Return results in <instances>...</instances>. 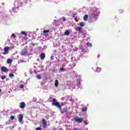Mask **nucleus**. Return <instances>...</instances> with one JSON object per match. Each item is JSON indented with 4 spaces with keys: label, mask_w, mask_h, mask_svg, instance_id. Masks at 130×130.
Returning a JSON list of instances; mask_svg holds the SVG:
<instances>
[{
    "label": "nucleus",
    "mask_w": 130,
    "mask_h": 130,
    "mask_svg": "<svg viewBox=\"0 0 130 130\" xmlns=\"http://www.w3.org/2000/svg\"><path fill=\"white\" fill-rule=\"evenodd\" d=\"M90 12L88 15H85L84 17V21L86 22L88 21L89 23H94L98 20L99 15H100V11L98 10L97 7H91L90 8Z\"/></svg>",
    "instance_id": "obj_1"
},
{
    "label": "nucleus",
    "mask_w": 130,
    "mask_h": 130,
    "mask_svg": "<svg viewBox=\"0 0 130 130\" xmlns=\"http://www.w3.org/2000/svg\"><path fill=\"white\" fill-rule=\"evenodd\" d=\"M23 6V3L21 1H15L14 7L12 8V11L13 13H17L19 11V8Z\"/></svg>",
    "instance_id": "obj_2"
},
{
    "label": "nucleus",
    "mask_w": 130,
    "mask_h": 130,
    "mask_svg": "<svg viewBox=\"0 0 130 130\" xmlns=\"http://www.w3.org/2000/svg\"><path fill=\"white\" fill-rule=\"evenodd\" d=\"M78 59H80V58H78V59H77L75 57H71V61L72 63H71L69 64V67H70L69 68V70H72L73 68L76 67V64L77 63Z\"/></svg>",
    "instance_id": "obj_3"
},
{
    "label": "nucleus",
    "mask_w": 130,
    "mask_h": 130,
    "mask_svg": "<svg viewBox=\"0 0 130 130\" xmlns=\"http://www.w3.org/2000/svg\"><path fill=\"white\" fill-rule=\"evenodd\" d=\"M52 106H56L59 108V109H61L60 107H61V106H60V104H59V103L56 101V99H53L52 100Z\"/></svg>",
    "instance_id": "obj_4"
},
{
    "label": "nucleus",
    "mask_w": 130,
    "mask_h": 130,
    "mask_svg": "<svg viewBox=\"0 0 130 130\" xmlns=\"http://www.w3.org/2000/svg\"><path fill=\"white\" fill-rule=\"evenodd\" d=\"M75 30L76 31H78L79 33H81V34H82L83 36H84L85 35L83 33V28H82V27H79V26H76L75 27ZM84 37H86V36H84Z\"/></svg>",
    "instance_id": "obj_5"
},
{
    "label": "nucleus",
    "mask_w": 130,
    "mask_h": 130,
    "mask_svg": "<svg viewBox=\"0 0 130 130\" xmlns=\"http://www.w3.org/2000/svg\"><path fill=\"white\" fill-rule=\"evenodd\" d=\"M75 120L76 121V122H78V123H81V122H83L84 121V119L82 118H80L79 117H76L75 118Z\"/></svg>",
    "instance_id": "obj_6"
},
{
    "label": "nucleus",
    "mask_w": 130,
    "mask_h": 130,
    "mask_svg": "<svg viewBox=\"0 0 130 130\" xmlns=\"http://www.w3.org/2000/svg\"><path fill=\"white\" fill-rule=\"evenodd\" d=\"M11 49L10 47H5L4 48V52L3 53V54H8L9 50Z\"/></svg>",
    "instance_id": "obj_7"
},
{
    "label": "nucleus",
    "mask_w": 130,
    "mask_h": 130,
    "mask_svg": "<svg viewBox=\"0 0 130 130\" xmlns=\"http://www.w3.org/2000/svg\"><path fill=\"white\" fill-rule=\"evenodd\" d=\"M77 87H78L77 89H79V88H81V78H78L77 79Z\"/></svg>",
    "instance_id": "obj_8"
},
{
    "label": "nucleus",
    "mask_w": 130,
    "mask_h": 130,
    "mask_svg": "<svg viewBox=\"0 0 130 130\" xmlns=\"http://www.w3.org/2000/svg\"><path fill=\"white\" fill-rule=\"evenodd\" d=\"M59 110H60L61 113H67V112H68V108L65 107L63 109H61V107L60 109H59Z\"/></svg>",
    "instance_id": "obj_9"
},
{
    "label": "nucleus",
    "mask_w": 130,
    "mask_h": 130,
    "mask_svg": "<svg viewBox=\"0 0 130 130\" xmlns=\"http://www.w3.org/2000/svg\"><path fill=\"white\" fill-rule=\"evenodd\" d=\"M25 106H26V104H25V103L23 102H21L19 104V107L20 108H21V109H23V108H25Z\"/></svg>",
    "instance_id": "obj_10"
},
{
    "label": "nucleus",
    "mask_w": 130,
    "mask_h": 130,
    "mask_svg": "<svg viewBox=\"0 0 130 130\" xmlns=\"http://www.w3.org/2000/svg\"><path fill=\"white\" fill-rule=\"evenodd\" d=\"M1 70L2 72H4V73H7V72H9V69H8V68H7L5 66H3L1 68Z\"/></svg>",
    "instance_id": "obj_11"
},
{
    "label": "nucleus",
    "mask_w": 130,
    "mask_h": 130,
    "mask_svg": "<svg viewBox=\"0 0 130 130\" xmlns=\"http://www.w3.org/2000/svg\"><path fill=\"white\" fill-rule=\"evenodd\" d=\"M24 116H23V115L22 114H20L18 115V121H19V122H22V121H23V118Z\"/></svg>",
    "instance_id": "obj_12"
},
{
    "label": "nucleus",
    "mask_w": 130,
    "mask_h": 130,
    "mask_svg": "<svg viewBox=\"0 0 130 130\" xmlns=\"http://www.w3.org/2000/svg\"><path fill=\"white\" fill-rule=\"evenodd\" d=\"M27 50H26V48H24L22 50L21 52V55H25V54H27Z\"/></svg>",
    "instance_id": "obj_13"
},
{
    "label": "nucleus",
    "mask_w": 130,
    "mask_h": 130,
    "mask_svg": "<svg viewBox=\"0 0 130 130\" xmlns=\"http://www.w3.org/2000/svg\"><path fill=\"white\" fill-rule=\"evenodd\" d=\"M40 57H41V60H43V59L45 58V54H44V53H41Z\"/></svg>",
    "instance_id": "obj_14"
},
{
    "label": "nucleus",
    "mask_w": 130,
    "mask_h": 130,
    "mask_svg": "<svg viewBox=\"0 0 130 130\" xmlns=\"http://www.w3.org/2000/svg\"><path fill=\"white\" fill-rule=\"evenodd\" d=\"M71 34V32L69 31V30H67L65 31L64 35H66L67 36H69Z\"/></svg>",
    "instance_id": "obj_15"
},
{
    "label": "nucleus",
    "mask_w": 130,
    "mask_h": 130,
    "mask_svg": "<svg viewBox=\"0 0 130 130\" xmlns=\"http://www.w3.org/2000/svg\"><path fill=\"white\" fill-rule=\"evenodd\" d=\"M44 36H46L47 35V33H49V30H44L43 31Z\"/></svg>",
    "instance_id": "obj_16"
},
{
    "label": "nucleus",
    "mask_w": 130,
    "mask_h": 130,
    "mask_svg": "<svg viewBox=\"0 0 130 130\" xmlns=\"http://www.w3.org/2000/svg\"><path fill=\"white\" fill-rule=\"evenodd\" d=\"M101 71H102V69L99 67H97L96 69L95 70V72H96L97 73H100Z\"/></svg>",
    "instance_id": "obj_17"
},
{
    "label": "nucleus",
    "mask_w": 130,
    "mask_h": 130,
    "mask_svg": "<svg viewBox=\"0 0 130 130\" xmlns=\"http://www.w3.org/2000/svg\"><path fill=\"white\" fill-rule=\"evenodd\" d=\"M12 62H13V59L11 58H9L7 59V63L10 64L12 63Z\"/></svg>",
    "instance_id": "obj_18"
},
{
    "label": "nucleus",
    "mask_w": 130,
    "mask_h": 130,
    "mask_svg": "<svg viewBox=\"0 0 130 130\" xmlns=\"http://www.w3.org/2000/svg\"><path fill=\"white\" fill-rule=\"evenodd\" d=\"M81 110H82V112H87V107L82 108Z\"/></svg>",
    "instance_id": "obj_19"
},
{
    "label": "nucleus",
    "mask_w": 130,
    "mask_h": 130,
    "mask_svg": "<svg viewBox=\"0 0 130 130\" xmlns=\"http://www.w3.org/2000/svg\"><path fill=\"white\" fill-rule=\"evenodd\" d=\"M2 19H5V20H9V18H8V15H5V16H2L1 17Z\"/></svg>",
    "instance_id": "obj_20"
},
{
    "label": "nucleus",
    "mask_w": 130,
    "mask_h": 130,
    "mask_svg": "<svg viewBox=\"0 0 130 130\" xmlns=\"http://www.w3.org/2000/svg\"><path fill=\"white\" fill-rule=\"evenodd\" d=\"M55 86L56 87H57L58 86V80H55Z\"/></svg>",
    "instance_id": "obj_21"
},
{
    "label": "nucleus",
    "mask_w": 130,
    "mask_h": 130,
    "mask_svg": "<svg viewBox=\"0 0 130 130\" xmlns=\"http://www.w3.org/2000/svg\"><path fill=\"white\" fill-rule=\"evenodd\" d=\"M37 79H38V80L41 79V75H39V74H37Z\"/></svg>",
    "instance_id": "obj_22"
},
{
    "label": "nucleus",
    "mask_w": 130,
    "mask_h": 130,
    "mask_svg": "<svg viewBox=\"0 0 130 130\" xmlns=\"http://www.w3.org/2000/svg\"><path fill=\"white\" fill-rule=\"evenodd\" d=\"M16 35H15V34H12L11 36V38H16Z\"/></svg>",
    "instance_id": "obj_23"
},
{
    "label": "nucleus",
    "mask_w": 130,
    "mask_h": 130,
    "mask_svg": "<svg viewBox=\"0 0 130 130\" xmlns=\"http://www.w3.org/2000/svg\"><path fill=\"white\" fill-rule=\"evenodd\" d=\"M79 25L80 26V27H84V22H80L79 23Z\"/></svg>",
    "instance_id": "obj_24"
},
{
    "label": "nucleus",
    "mask_w": 130,
    "mask_h": 130,
    "mask_svg": "<svg viewBox=\"0 0 130 130\" xmlns=\"http://www.w3.org/2000/svg\"><path fill=\"white\" fill-rule=\"evenodd\" d=\"M86 45H87V46H88V47H92V44L90 43H87L86 44Z\"/></svg>",
    "instance_id": "obj_25"
},
{
    "label": "nucleus",
    "mask_w": 130,
    "mask_h": 130,
    "mask_svg": "<svg viewBox=\"0 0 130 130\" xmlns=\"http://www.w3.org/2000/svg\"><path fill=\"white\" fill-rule=\"evenodd\" d=\"M7 78V76L6 75H4L1 76L2 80H5V79Z\"/></svg>",
    "instance_id": "obj_26"
},
{
    "label": "nucleus",
    "mask_w": 130,
    "mask_h": 130,
    "mask_svg": "<svg viewBox=\"0 0 130 130\" xmlns=\"http://www.w3.org/2000/svg\"><path fill=\"white\" fill-rule=\"evenodd\" d=\"M43 124L44 128H45V127H46V125H47V123L46 122L43 123Z\"/></svg>",
    "instance_id": "obj_27"
},
{
    "label": "nucleus",
    "mask_w": 130,
    "mask_h": 130,
    "mask_svg": "<svg viewBox=\"0 0 130 130\" xmlns=\"http://www.w3.org/2000/svg\"><path fill=\"white\" fill-rule=\"evenodd\" d=\"M66 63H69V61H67L66 60H64V62L63 63V67L66 66Z\"/></svg>",
    "instance_id": "obj_28"
},
{
    "label": "nucleus",
    "mask_w": 130,
    "mask_h": 130,
    "mask_svg": "<svg viewBox=\"0 0 130 130\" xmlns=\"http://www.w3.org/2000/svg\"><path fill=\"white\" fill-rule=\"evenodd\" d=\"M9 77H10V78H13V77H14V74H12V73H10V74H9Z\"/></svg>",
    "instance_id": "obj_29"
},
{
    "label": "nucleus",
    "mask_w": 130,
    "mask_h": 130,
    "mask_svg": "<svg viewBox=\"0 0 130 130\" xmlns=\"http://www.w3.org/2000/svg\"><path fill=\"white\" fill-rule=\"evenodd\" d=\"M68 99H69L70 101H72V100H73V99L71 96H68Z\"/></svg>",
    "instance_id": "obj_30"
},
{
    "label": "nucleus",
    "mask_w": 130,
    "mask_h": 130,
    "mask_svg": "<svg viewBox=\"0 0 130 130\" xmlns=\"http://www.w3.org/2000/svg\"><path fill=\"white\" fill-rule=\"evenodd\" d=\"M20 89H23V88H24V85L23 84H20Z\"/></svg>",
    "instance_id": "obj_31"
},
{
    "label": "nucleus",
    "mask_w": 130,
    "mask_h": 130,
    "mask_svg": "<svg viewBox=\"0 0 130 130\" xmlns=\"http://www.w3.org/2000/svg\"><path fill=\"white\" fill-rule=\"evenodd\" d=\"M11 119L12 120H14V119H15V116H11Z\"/></svg>",
    "instance_id": "obj_32"
},
{
    "label": "nucleus",
    "mask_w": 130,
    "mask_h": 130,
    "mask_svg": "<svg viewBox=\"0 0 130 130\" xmlns=\"http://www.w3.org/2000/svg\"><path fill=\"white\" fill-rule=\"evenodd\" d=\"M42 128L40 127H38L36 128V130H41Z\"/></svg>",
    "instance_id": "obj_33"
},
{
    "label": "nucleus",
    "mask_w": 130,
    "mask_h": 130,
    "mask_svg": "<svg viewBox=\"0 0 130 130\" xmlns=\"http://www.w3.org/2000/svg\"><path fill=\"white\" fill-rule=\"evenodd\" d=\"M62 21H63V22H66V21H67V19H66V17H63V18H62Z\"/></svg>",
    "instance_id": "obj_34"
},
{
    "label": "nucleus",
    "mask_w": 130,
    "mask_h": 130,
    "mask_svg": "<svg viewBox=\"0 0 130 130\" xmlns=\"http://www.w3.org/2000/svg\"><path fill=\"white\" fill-rule=\"evenodd\" d=\"M21 34H22L23 35H26V33L25 31H21Z\"/></svg>",
    "instance_id": "obj_35"
},
{
    "label": "nucleus",
    "mask_w": 130,
    "mask_h": 130,
    "mask_svg": "<svg viewBox=\"0 0 130 130\" xmlns=\"http://www.w3.org/2000/svg\"><path fill=\"white\" fill-rule=\"evenodd\" d=\"M4 58H5V57L0 56V60H1V59H4Z\"/></svg>",
    "instance_id": "obj_36"
},
{
    "label": "nucleus",
    "mask_w": 130,
    "mask_h": 130,
    "mask_svg": "<svg viewBox=\"0 0 130 130\" xmlns=\"http://www.w3.org/2000/svg\"><path fill=\"white\" fill-rule=\"evenodd\" d=\"M60 71H64V68H60Z\"/></svg>",
    "instance_id": "obj_37"
},
{
    "label": "nucleus",
    "mask_w": 130,
    "mask_h": 130,
    "mask_svg": "<svg viewBox=\"0 0 130 130\" xmlns=\"http://www.w3.org/2000/svg\"><path fill=\"white\" fill-rule=\"evenodd\" d=\"M65 105H66V103H61L60 106H63Z\"/></svg>",
    "instance_id": "obj_38"
},
{
    "label": "nucleus",
    "mask_w": 130,
    "mask_h": 130,
    "mask_svg": "<svg viewBox=\"0 0 130 130\" xmlns=\"http://www.w3.org/2000/svg\"><path fill=\"white\" fill-rule=\"evenodd\" d=\"M42 121L43 123H44V122H46L45 119H42Z\"/></svg>",
    "instance_id": "obj_39"
},
{
    "label": "nucleus",
    "mask_w": 130,
    "mask_h": 130,
    "mask_svg": "<svg viewBox=\"0 0 130 130\" xmlns=\"http://www.w3.org/2000/svg\"><path fill=\"white\" fill-rule=\"evenodd\" d=\"M44 2H49V3H51L50 0H44Z\"/></svg>",
    "instance_id": "obj_40"
},
{
    "label": "nucleus",
    "mask_w": 130,
    "mask_h": 130,
    "mask_svg": "<svg viewBox=\"0 0 130 130\" xmlns=\"http://www.w3.org/2000/svg\"><path fill=\"white\" fill-rule=\"evenodd\" d=\"M24 2L25 3V4H27V2H28V0H24Z\"/></svg>",
    "instance_id": "obj_41"
},
{
    "label": "nucleus",
    "mask_w": 130,
    "mask_h": 130,
    "mask_svg": "<svg viewBox=\"0 0 130 130\" xmlns=\"http://www.w3.org/2000/svg\"><path fill=\"white\" fill-rule=\"evenodd\" d=\"M29 73H30V74H33V72L32 71V70H30V71H29Z\"/></svg>",
    "instance_id": "obj_42"
},
{
    "label": "nucleus",
    "mask_w": 130,
    "mask_h": 130,
    "mask_svg": "<svg viewBox=\"0 0 130 130\" xmlns=\"http://www.w3.org/2000/svg\"><path fill=\"white\" fill-rule=\"evenodd\" d=\"M53 56H51V59L52 60H53Z\"/></svg>",
    "instance_id": "obj_43"
},
{
    "label": "nucleus",
    "mask_w": 130,
    "mask_h": 130,
    "mask_svg": "<svg viewBox=\"0 0 130 130\" xmlns=\"http://www.w3.org/2000/svg\"><path fill=\"white\" fill-rule=\"evenodd\" d=\"M75 16H76L75 14H72V17H73V18H75Z\"/></svg>",
    "instance_id": "obj_44"
},
{
    "label": "nucleus",
    "mask_w": 130,
    "mask_h": 130,
    "mask_svg": "<svg viewBox=\"0 0 130 130\" xmlns=\"http://www.w3.org/2000/svg\"><path fill=\"white\" fill-rule=\"evenodd\" d=\"M120 13H123V10H121V11H120Z\"/></svg>",
    "instance_id": "obj_45"
},
{
    "label": "nucleus",
    "mask_w": 130,
    "mask_h": 130,
    "mask_svg": "<svg viewBox=\"0 0 130 130\" xmlns=\"http://www.w3.org/2000/svg\"><path fill=\"white\" fill-rule=\"evenodd\" d=\"M97 57H98V58H99V57H100V55H98Z\"/></svg>",
    "instance_id": "obj_46"
},
{
    "label": "nucleus",
    "mask_w": 130,
    "mask_h": 130,
    "mask_svg": "<svg viewBox=\"0 0 130 130\" xmlns=\"http://www.w3.org/2000/svg\"><path fill=\"white\" fill-rule=\"evenodd\" d=\"M85 125H88V123L86 122L85 123Z\"/></svg>",
    "instance_id": "obj_47"
},
{
    "label": "nucleus",
    "mask_w": 130,
    "mask_h": 130,
    "mask_svg": "<svg viewBox=\"0 0 130 130\" xmlns=\"http://www.w3.org/2000/svg\"><path fill=\"white\" fill-rule=\"evenodd\" d=\"M25 76H27V73H24Z\"/></svg>",
    "instance_id": "obj_48"
},
{
    "label": "nucleus",
    "mask_w": 130,
    "mask_h": 130,
    "mask_svg": "<svg viewBox=\"0 0 130 130\" xmlns=\"http://www.w3.org/2000/svg\"><path fill=\"white\" fill-rule=\"evenodd\" d=\"M74 130H78V129H77V128H74Z\"/></svg>",
    "instance_id": "obj_49"
},
{
    "label": "nucleus",
    "mask_w": 130,
    "mask_h": 130,
    "mask_svg": "<svg viewBox=\"0 0 130 130\" xmlns=\"http://www.w3.org/2000/svg\"><path fill=\"white\" fill-rule=\"evenodd\" d=\"M10 12L11 14H12V11L10 10Z\"/></svg>",
    "instance_id": "obj_50"
},
{
    "label": "nucleus",
    "mask_w": 130,
    "mask_h": 130,
    "mask_svg": "<svg viewBox=\"0 0 130 130\" xmlns=\"http://www.w3.org/2000/svg\"><path fill=\"white\" fill-rule=\"evenodd\" d=\"M2 92V89L0 88V93Z\"/></svg>",
    "instance_id": "obj_51"
},
{
    "label": "nucleus",
    "mask_w": 130,
    "mask_h": 130,
    "mask_svg": "<svg viewBox=\"0 0 130 130\" xmlns=\"http://www.w3.org/2000/svg\"><path fill=\"white\" fill-rule=\"evenodd\" d=\"M85 130H88V128H86Z\"/></svg>",
    "instance_id": "obj_52"
},
{
    "label": "nucleus",
    "mask_w": 130,
    "mask_h": 130,
    "mask_svg": "<svg viewBox=\"0 0 130 130\" xmlns=\"http://www.w3.org/2000/svg\"><path fill=\"white\" fill-rule=\"evenodd\" d=\"M2 5H3V6H4V5H5V3H3Z\"/></svg>",
    "instance_id": "obj_53"
},
{
    "label": "nucleus",
    "mask_w": 130,
    "mask_h": 130,
    "mask_svg": "<svg viewBox=\"0 0 130 130\" xmlns=\"http://www.w3.org/2000/svg\"><path fill=\"white\" fill-rule=\"evenodd\" d=\"M50 99H51V96L50 97Z\"/></svg>",
    "instance_id": "obj_54"
},
{
    "label": "nucleus",
    "mask_w": 130,
    "mask_h": 130,
    "mask_svg": "<svg viewBox=\"0 0 130 130\" xmlns=\"http://www.w3.org/2000/svg\"><path fill=\"white\" fill-rule=\"evenodd\" d=\"M21 62H23V60H22Z\"/></svg>",
    "instance_id": "obj_55"
}]
</instances>
